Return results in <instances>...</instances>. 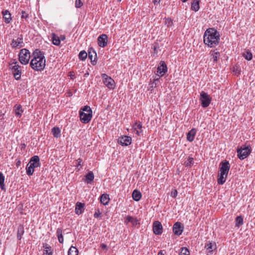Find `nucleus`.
<instances>
[{
  "mask_svg": "<svg viewBox=\"0 0 255 255\" xmlns=\"http://www.w3.org/2000/svg\"><path fill=\"white\" fill-rule=\"evenodd\" d=\"M52 132L53 136L56 138H58L60 136L61 130L60 128L58 127H54L52 129Z\"/></svg>",
  "mask_w": 255,
  "mask_h": 255,
  "instance_id": "33",
  "label": "nucleus"
},
{
  "mask_svg": "<svg viewBox=\"0 0 255 255\" xmlns=\"http://www.w3.org/2000/svg\"><path fill=\"white\" fill-rule=\"evenodd\" d=\"M243 56L247 60H251L253 58L252 53L250 51H246L243 53Z\"/></svg>",
  "mask_w": 255,
  "mask_h": 255,
  "instance_id": "38",
  "label": "nucleus"
},
{
  "mask_svg": "<svg viewBox=\"0 0 255 255\" xmlns=\"http://www.w3.org/2000/svg\"><path fill=\"white\" fill-rule=\"evenodd\" d=\"M56 233L59 243L62 244L64 242V238L62 235V230L60 228H58L56 231Z\"/></svg>",
  "mask_w": 255,
  "mask_h": 255,
  "instance_id": "31",
  "label": "nucleus"
},
{
  "mask_svg": "<svg viewBox=\"0 0 255 255\" xmlns=\"http://www.w3.org/2000/svg\"><path fill=\"white\" fill-rule=\"evenodd\" d=\"M162 226L159 221H155L153 223V231L156 235H161L162 233Z\"/></svg>",
  "mask_w": 255,
  "mask_h": 255,
  "instance_id": "11",
  "label": "nucleus"
},
{
  "mask_svg": "<svg viewBox=\"0 0 255 255\" xmlns=\"http://www.w3.org/2000/svg\"><path fill=\"white\" fill-rule=\"evenodd\" d=\"M24 227L22 225H20L18 226L17 232V238L18 240H20L22 238V235L24 234Z\"/></svg>",
  "mask_w": 255,
  "mask_h": 255,
  "instance_id": "29",
  "label": "nucleus"
},
{
  "mask_svg": "<svg viewBox=\"0 0 255 255\" xmlns=\"http://www.w3.org/2000/svg\"><path fill=\"white\" fill-rule=\"evenodd\" d=\"M78 164L76 165V166L78 167L79 166H81V162H82V159L81 158H79L77 160Z\"/></svg>",
  "mask_w": 255,
  "mask_h": 255,
  "instance_id": "48",
  "label": "nucleus"
},
{
  "mask_svg": "<svg viewBox=\"0 0 255 255\" xmlns=\"http://www.w3.org/2000/svg\"><path fill=\"white\" fill-rule=\"evenodd\" d=\"M133 128H134V130L136 131V134L138 135L142 132V127L140 123H135Z\"/></svg>",
  "mask_w": 255,
  "mask_h": 255,
  "instance_id": "26",
  "label": "nucleus"
},
{
  "mask_svg": "<svg viewBox=\"0 0 255 255\" xmlns=\"http://www.w3.org/2000/svg\"><path fill=\"white\" fill-rule=\"evenodd\" d=\"M87 53L85 51L83 50V51H81L79 53V58L80 60L84 61L87 58Z\"/></svg>",
  "mask_w": 255,
  "mask_h": 255,
  "instance_id": "37",
  "label": "nucleus"
},
{
  "mask_svg": "<svg viewBox=\"0 0 255 255\" xmlns=\"http://www.w3.org/2000/svg\"><path fill=\"white\" fill-rule=\"evenodd\" d=\"M133 226H136L137 224H139V223L136 219L132 218L131 221L130 222Z\"/></svg>",
  "mask_w": 255,
  "mask_h": 255,
  "instance_id": "43",
  "label": "nucleus"
},
{
  "mask_svg": "<svg viewBox=\"0 0 255 255\" xmlns=\"http://www.w3.org/2000/svg\"><path fill=\"white\" fill-rule=\"evenodd\" d=\"M85 177L87 183H90L94 179V174L92 171H90Z\"/></svg>",
  "mask_w": 255,
  "mask_h": 255,
  "instance_id": "32",
  "label": "nucleus"
},
{
  "mask_svg": "<svg viewBox=\"0 0 255 255\" xmlns=\"http://www.w3.org/2000/svg\"><path fill=\"white\" fill-rule=\"evenodd\" d=\"M14 111L16 116L20 117L22 115L23 110L20 105L16 104L14 106Z\"/></svg>",
  "mask_w": 255,
  "mask_h": 255,
  "instance_id": "18",
  "label": "nucleus"
},
{
  "mask_svg": "<svg viewBox=\"0 0 255 255\" xmlns=\"http://www.w3.org/2000/svg\"><path fill=\"white\" fill-rule=\"evenodd\" d=\"M84 210V204L78 202L76 204L75 208V213L77 215H80L82 213Z\"/></svg>",
  "mask_w": 255,
  "mask_h": 255,
  "instance_id": "22",
  "label": "nucleus"
},
{
  "mask_svg": "<svg viewBox=\"0 0 255 255\" xmlns=\"http://www.w3.org/2000/svg\"><path fill=\"white\" fill-rule=\"evenodd\" d=\"M188 0H181V1L183 2H186V1H187Z\"/></svg>",
  "mask_w": 255,
  "mask_h": 255,
  "instance_id": "55",
  "label": "nucleus"
},
{
  "mask_svg": "<svg viewBox=\"0 0 255 255\" xmlns=\"http://www.w3.org/2000/svg\"><path fill=\"white\" fill-rule=\"evenodd\" d=\"M194 158L189 157L186 161H185L184 164L186 167H191L193 164Z\"/></svg>",
  "mask_w": 255,
  "mask_h": 255,
  "instance_id": "36",
  "label": "nucleus"
},
{
  "mask_svg": "<svg viewBox=\"0 0 255 255\" xmlns=\"http://www.w3.org/2000/svg\"><path fill=\"white\" fill-rule=\"evenodd\" d=\"M29 15L27 13H26L24 11H22L21 12V18H24L25 19H27V18H28Z\"/></svg>",
  "mask_w": 255,
  "mask_h": 255,
  "instance_id": "45",
  "label": "nucleus"
},
{
  "mask_svg": "<svg viewBox=\"0 0 255 255\" xmlns=\"http://www.w3.org/2000/svg\"><path fill=\"white\" fill-rule=\"evenodd\" d=\"M100 247L104 249V250H106L107 249V246L106 244H102L101 245H100Z\"/></svg>",
  "mask_w": 255,
  "mask_h": 255,
  "instance_id": "50",
  "label": "nucleus"
},
{
  "mask_svg": "<svg viewBox=\"0 0 255 255\" xmlns=\"http://www.w3.org/2000/svg\"><path fill=\"white\" fill-rule=\"evenodd\" d=\"M164 255V254L163 253V251H160L158 253V255Z\"/></svg>",
  "mask_w": 255,
  "mask_h": 255,
  "instance_id": "53",
  "label": "nucleus"
},
{
  "mask_svg": "<svg viewBox=\"0 0 255 255\" xmlns=\"http://www.w3.org/2000/svg\"><path fill=\"white\" fill-rule=\"evenodd\" d=\"M205 248L209 252L212 253L214 250H216L217 248L216 244L215 243H212L209 242L207 243L205 246Z\"/></svg>",
  "mask_w": 255,
  "mask_h": 255,
  "instance_id": "19",
  "label": "nucleus"
},
{
  "mask_svg": "<svg viewBox=\"0 0 255 255\" xmlns=\"http://www.w3.org/2000/svg\"><path fill=\"white\" fill-rule=\"evenodd\" d=\"M158 81H159V78H157V79H154V80L153 81V84H154V86L155 87H156V86L157 84Z\"/></svg>",
  "mask_w": 255,
  "mask_h": 255,
  "instance_id": "49",
  "label": "nucleus"
},
{
  "mask_svg": "<svg viewBox=\"0 0 255 255\" xmlns=\"http://www.w3.org/2000/svg\"><path fill=\"white\" fill-rule=\"evenodd\" d=\"M178 192L177 190H174L171 192L170 195L173 198H175L177 195Z\"/></svg>",
  "mask_w": 255,
  "mask_h": 255,
  "instance_id": "46",
  "label": "nucleus"
},
{
  "mask_svg": "<svg viewBox=\"0 0 255 255\" xmlns=\"http://www.w3.org/2000/svg\"><path fill=\"white\" fill-rule=\"evenodd\" d=\"M83 2L81 0H76L75 1V7L76 8H80L83 5Z\"/></svg>",
  "mask_w": 255,
  "mask_h": 255,
  "instance_id": "42",
  "label": "nucleus"
},
{
  "mask_svg": "<svg viewBox=\"0 0 255 255\" xmlns=\"http://www.w3.org/2000/svg\"><path fill=\"white\" fill-rule=\"evenodd\" d=\"M34 58L31 60L30 65L35 71L43 70L45 66V58L43 52L36 49L33 53Z\"/></svg>",
  "mask_w": 255,
  "mask_h": 255,
  "instance_id": "1",
  "label": "nucleus"
},
{
  "mask_svg": "<svg viewBox=\"0 0 255 255\" xmlns=\"http://www.w3.org/2000/svg\"><path fill=\"white\" fill-rule=\"evenodd\" d=\"M230 169V164L227 160H224L220 163V171L218 175V183L220 185L223 184L227 177V175Z\"/></svg>",
  "mask_w": 255,
  "mask_h": 255,
  "instance_id": "3",
  "label": "nucleus"
},
{
  "mask_svg": "<svg viewBox=\"0 0 255 255\" xmlns=\"http://www.w3.org/2000/svg\"><path fill=\"white\" fill-rule=\"evenodd\" d=\"M164 22L165 24L168 27L171 26L173 24L172 19L169 18H165Z\"/></svg>",
  "mask_w": 255,
  "mask_h": 255,
  "instance_id": "41",
  "label": "nucleus"
},
{
  "mask_svg": "<svg viewBox=\"0 0 255 255\" xmlns=\"http://www.w3.org/2000/svg\"><path fill=\"white\" fill-rule=\"evenodd\" d=\"M43 247L44 248V254L46 255H52V250L51 247L47 244H43Z\"/></svg>",
  "mask_w": 255,
  "mask_h": 255,
  "instance_id": "24",
  "label": "nucleus"
},
{
  "mask_svg": "<svg viewBox=\"0 0 255 255\" xmlns=\"http://www.w3.org/2000/svg\"><path fill=\"white\" fill-rule=\"evenodd\" d=\"M151 88L155 87L154 86V84H153V82L151 83Z\"/></svg>",
  "mask_w": 255,
  "mask_h": 255,
  "instance_id": "54",
  "label": "nucleus"
},
{
  "mask_svg": "<svg viewBox=\"0 0 255 255\" xmlns=\"http://www.w3.org/2000/svg\"><path fill=\"white\" fill-rule=\"evenodd\" d=\"M101 214V212H100L99 210H98V212H95V213L94 215V216L95 218H99Z\"/></svg>",
  "mask_w": 255,
  "mask_h": 255,
  "instance_id": "47",
  "label": "nucleus"
},
{
  "mask_svg": "<svg viewBox=\"0 0 255 255\" xmlns=\"http://www.w3.org/2000/svg\"><path fill=\"white\" fill-rule=\"evenodd\" d=\"M200 100L202 106L203 108H206L209 106L211 102V98L207 93L202 91L200 93Z\"/></svg>",
  "mask_w": 255,
  "mask_h": 255,
  "instance_id": "9",
  "label": "nucleus"
},
{
  "mask_svg": "<svg viewBox=\"0 0 255 255\" xmlns=\"http://www.w3.org/2000/svg\"><path fill=\"white\" fill-rule=\"evenodd\" d=\"M184 227L180 222H176L173 227V232L174 234L177 236H180L183 232Z\"/></svg>",
  "mask_w": 255,
  "mask_h": 255,
  "instance_id": "13",
  "label": "nucleus"
},
{
  "mask_svg": "<svg viewBox=\"0 0 255 255\" xmlns=\"http://www.w3.org/2000/svg\"><path fill=\"white\" fill-rule=\"evenodd\" d=\"M59 38H60V40H64L65 39V37L64 35H61Z\"/></svg>",
  "mask_w": 255,
  "mask_h": 255,
  "instance_id": "52",
  "label": "nucleus"
},
{
  "mask_svg": "<svg viewBox=\"0 0 255 255\" xmlns=\"http://www.w3.org/2000/svg\"><path fill=\"white\" fill-rule=\"evenodd\" d=\"M200 0H194L191 3V9L195 11H197L200 8Z\"/></svg>",
  "mask_w": 255,
  "mask_h": 255,
  "instance_id": "23",
  "label": "nucleus"
},
{
  "mask_svg": "<svg viewBox=\"0 0 255 255\" xmlns=\"http://www.w3.org/2000/svg\"><path fill=\"white\" fill-rule=\"evenodd\" d=\"M251 147L250 145H244L240 148L237 149L238 157L242 160L248 156L251 152Z\"/></svg>",
  "mask_w": 255,
  "mask_h": 255,
  "instance_id": "6",
  "label": "nucleus"
},
{
  "mask_svg": "<svg viewBox=\"0 0 255 255\" xmlns=\"http://www.w3.org/2000/svg\"><path fill=\"white\" fill-rule=\"evenodd\" d=\"M167 71V67L166 63L163 61H161L159 66L157 67V73L158 76H162Z\"/></svg>",
  "mask_w": 255,
  "mask_h": 255,
  "instance_id": "14",
  "label": "nucleus"
},
{
  "mask_svg": "<svg viewBox=\"0 0 255 255\" xmlns=\"http://www.w3.org/2000/svg\"><path fill=\"white\" fill-rule=\"evenodd\" d=\"M30 52L26 49H22L19 54V60L22 64H27L29 60Z\"/></svg>",
  "mask_w": 255,
  "mask_h": 255,
  "instance_id": "8",
  "label": "nucleus"
},
{
  "mask_svg": "<svg viewBox=\"0 0 255 255\" xmlns=\"http://www.w3.org/2000/svg\"><path fill=\"white\" fill-rule=\"evenodd\" d=\"M153 2L154 3V4L155 5L159 3V2H160V0H154L153 1Z\"/></svg>",
  "mask_w": 255,
  "mask_h": 255,
  "instance_id": "51",
  "label": "nucleus"
},
{
  "mask_svg": "<svg viewBox=\"0 0 255 255\" xmlns=\"http://www.w3.org/2000/svg\"><path fill=\"white\" fill-rule=\"evenodd\" d=\"M110 200L109 195L107 194H103L101 196V202L104 205H106L109 203Z\"/></svg>",
  "mask_w": 255,
  "mask_h": 255,
  "instance_id": "27",
  "label": "nucleus"
},
{
  "mask_svg": "<svg viewBox=\"0 0 255 255\" xmlns=\"http://www.w3.org/2000/svg\"><path fill=\"white\" fill-rule=\"evenodd\" d=\"M132 196L134 200L138 201L141 199V194L139 191L134 190L132 192Z\"/></svg>",
  "mask_w": 255,
  "mask_h": 255,
  "instance_id": "28",
  "label": "nucleus"
},
{
  "mask_svg": "<svg viewBox=\"0 0 255 255\" xmlns=\"http://www.w3.org/2000/svg\"><path fill=\"white\" fill-rule=\"evenodd\" d=\"M3 17L4 18V21L6 23H9L11 20V14L7 10H5L2 12Z\"/></svg>",
  "mask_w": 255,
  "mask_h": 255,
  "instance_id": "20",
  "label": "nucleus"
},
{
  "mask_svg": "<svg viewBox=\"0 0 255 255\" xmlns=\"http://www.w3.org/2000/svg\"><path fill=\"white\" fill-rule=\"evenodd\" d=\"M88 57L91 60L92 64L93 65H95L97 63V61H96L97 53L93 49L91 48L89 50Z\"/></svg>",
  "mask_w": 255,
  "mask_h": 255,
  "instance_id": "16",
  "label": "nucleus"
},
{
  "mask_svg": "<svg viewBox=\"0 0 255 255\" xmlns=\"http://www.w3.org/2000/svg\"><path fill=\"white\" fill-rule=\"evenodd\" d=\"M78 249L74 246H71L69 249L68 255H78Z\"/></svg>",
  "mask_w": 255,
  "mask_h": 255,
  "instance_id": "34",
  "label": "nucleus"
},
{
  "mask_svg": "<svg viewBox=\"0 0 255 255\" xmlns=\"http://www.w3.org/2000/svg\"><path fill=\"white\" fill-rule=\"evenodd\" d=\"M102 77L104 84L109 89H114L115 88V81L110 77L106 74H102Z\"/></svg>",
  "mask_w": 255,
  "mask_h": 255,
  "instance_id": "10",
  "label": "nucleus"
},
{
  "mask_svg": "<svg viewBox=\"0 0 255 255\" xmlns=\"http://www.w3.org/2000/svg\"><path fill=\"white\" fill-rule=\"evenodd\" d=\"M93 112L89 106H85L79 111L80 121L84 124L89 123L92 119Z\"/></svg>",
  "mask_w": 255,
  "mask_h": 255,
  "instance_id": "4",
  "label": "nucleus"
},
{
  "mask_svg": "<svg viewBox=\"0 0 255 255\" xmlns=\"http://www.w3.org/2000/svg\"><path fill=\"white\" fill-rule=\"evenodd\" d=\"M10 69H11L14 77L16 80H19L21 77V66L18 64L17 61L13 62L10 64Z\"/></svg>",
  "mask_w": 255,
  "mask_h": 255,
  "instance_id": "7",
  "label": "nucleus"
},
{
  "mask_svg": "<svg viewBox=\"0 0 255 255\" xmlns=\"http://www.w3.org/2000/svg\"><path fill=\"white\" fill-rule=\"evenodd\" d=\"M236 225L237 227H240L243 224V219L241 216H238L236 219Z\"/></svg>",
  "mask_w": 255,
  "mask_h": 255,
  "instance_id": "39",
  "label": "nucleus"
},
{
  "mask_svg": "<svg viewBox=\"0 0 255 255\" xmlns=\"http://www.w3.org/2000/svg\"><path fill=\"white\" fill-rule=\"evenodd\" d=\"M220 41L219 32L213 28L207 29L204 34V42L210 47H215Z\"/></svg>",
  "mask_w": 255,
  "mask_h": 255,
  "instance_id": "2",
  "label": "nucleus"
},
{
  "mask_svg": "<svg viewBox=\"0 0 255 255\" xmlns=\"http://www.w3.org/2000/svg\"><path fill=\"white\" fill-rule=\"evenodd\" d=\"M196 130L195 128L190 130L187 134V140L189 141H192L195 137Z\"/></svg>",
  "mask_w": 255,
  "mask_h": 255,
  "instance_id": "21",
  "label": "nucleus"
},
{
  "mask_svg": "<svg viewBox=\"0 0 255 255\" xmlns=\"http://www.w3.org/2000/svg\"><path fill=\"white\" fill-rule=\"evenodd\" d=\"M23 43V38L18 37L15 40H12L11 45L13 48H20L22 46Z\"/></svg>",
  "mask_w": 255,
  "mask_h": 255,
  "instance_id": "17",
  "label": "nucleus"
},
{
  "mask_svg": "<svg viewBox=\"0 0 255 255\" xmlns=\"http://www.w3.org/2000/svg\"><path fill=\"white\" fill-rule=\"evenodd\" d=\"M40 166V162L39 156L37 155L32 156L26 168L27 174L28 176L32 175L34 172V168Z\"/></svg>",
  "mask_w": 255,
  "mask_h": 255,
  "instance_id": "5",
  "label": "nucleus"
},
{
  "mask_svg": "<svg viewBox=\"0 0 255 255\" xmlns=\"http://www.w3.org/2000/svg\"><path fill=\"white\" fill-rule=\"evenodd\" d=\"M4 181V176L1 172H0V188L2 190H5Z\"/></svg>",
  "mask_w": 255,
  "mask_h": 255,
  "instance_id": "35",
  "label": "nucleus"
},
{
  "mask_svg": "<svg viewBox=\"0 0 255 255\" xmlns=\"http://www.w3.org/2000/svg\"><path fill=\"white\" fill-rule=\"evenodd\" d=\"M189 250L186 248H182L180 253V255H189Z\"/></svg>",
  "mask_w": 255,
  "mask_h": 255,
  "instance_id": "40",
  "label": "nucleus"
},
{
  "mask_svg": "<svg viewBox=\"0 0 255 255\" xmlns=\"http://www.w3.org/2000/svg\"><path fill=\"white\" fill-rule=\"evenodd\" d=\"M52 43L53 44L58 46L60 44V39L59 37H58L56 34L52 33L51 37Z\"/></svg>",
  "mask_w": 255,
  "mask_h": 255,
  "instance_id": "30",
  "label": "nucleus"
},
{
  "mask_svg": "<svg viewBox=\"0 0 255 255\" xmlns=\"http://www.w3.org/2000/svg\"><path fill=\"white\" fill-rule=\"evenodd\" d=\"M98 44L101 47H105L108 43V36L106 34L101 35L98 39Z\"/></svg>",
  "mask_w": 255,
  "mask_h": 255,
  "instance_id": "15",
  "label": "nucleus"
},
{
  "mask_svg": "<svg viewBox=\"0 0 255 255\" xmlns=\"http://www.w3.org/2000/svg\"><path fill=\"white\" fill-rule=\"evenodd\" d=\"M132 218V217H131V216H127L125 218V220L124 222L126 224H128V223H129V222L130 223L131 221Z\"/></svg>",
  "mask_w": 255,
  "mask_h": 255,
  "instance_id": "44",
  "label": "nucleus"
},
{
  "mask_svg": "<svg viewBox=\"0 0 255 255\" xmlns=\"http://www.w3.org/2000/svg\"><path fill=\"white\" fill-rule=\"evenodd\" d=\"M118 143L123 146H128L131 143V138L130 136L124 135L118 139Z\"/></svg>",
  "mask_w": 255,
  "mask_h": 255,
  "instance_id": "12",
  "label": "nucleus"
},
{
  "mask_svg": "<svg viewBox=\"0 0 255 255\" xmlns=\"http://www.w3.org/2000/svg\"><path fill=\"white\" fill-rule=\"evenodd\" d=\"M121 0H118V1H121Z\"/></svg>",
  "mask_w": 255,
  "mask_h": 255,
  "instance_id": "56",
  "label": "nucleus"
},
{
  "mask_svg": "<svg viewBox=\"0 0 255 255\" xmlns=\"http://www.w3.org/2000/svg\"><path fill=\"white\" fill-rule=\"evenodd\" d=\"M210 54L212 56L213 62L216 63L220 56V53L219 52H215V51H211Z\"/></svg>",
  "mask_w": 255,
  "mask_h": 255,
  "instance_id": "25",
  "label": "nucleus"
}]
</instances>
